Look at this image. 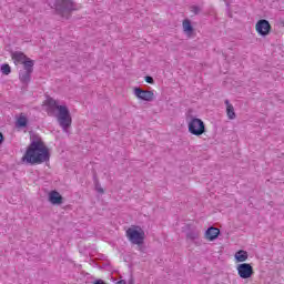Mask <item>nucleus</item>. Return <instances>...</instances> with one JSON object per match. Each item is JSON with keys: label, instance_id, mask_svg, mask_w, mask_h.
Segmentation results:
<instances>
[{"label": "nucleus", "instance_id": "1a4fd4ad", "mask_svg": "<svg viewBox=\"0 0 284 284\" xmlns=\"http://www.w3.org/2000/svg\"><path fill=\"white\" fill-rule=\"evenodd\" d=\"M49 202L51 205H62L63 204V196L59 191H51L49 193Z\"/></svg>", "mask_w": 284, "mask_h": 284}, {"label": "nucleus", "instance_id": "c85d7f7f", "mask_svg": "<svg viewBox=\"0 0 284 284\" xmlns=\"http://www.w3.org/2000/svg\"><path fill=\"white\" fill-rule=\"evenodd\" d=\"M224 1H225L226 6H230V1L229 0H224Z\"/></svg>", "mask_w": 284, "mask_h": 284}, {"label": "nucleus", "instance_id": "7ed1b4c3", "mask_svg": "<svg viewBox=\"0 0 284 284\" xmlns=\"http://www.w3.org/2000/svg\"><path fill=\"white\" fill-rule=\"evenodd\" d=\"M48 6L62 19H70L72 12L77 10L74 0H48Z\"/></svg>", "mask_w": 284, "mask_h": 284}, {"label": "nucleus", "instance_id": "a211bd4d", "mask_svg": "<svg viewBox=\"0 0 284 284\" xmlns=\"http://www.w3.org/2000/svg\"><path fill=\"white\" fill-rule=\"evenodd\" d=\"M204 239H206V241H214V226H210L205 231Z\"/></svg>", "mask_w": 284, "mask_h": 284}, {"label": "nucleus", "instance_id": "f257e3e1", "mask_svg": "<svg viewBox=\"0 0 284 284\" xmlns=\"http://www.w3.org/2000/svg\"><path fill=\"white\" fill-rule=\"evenodd\" d=\"M22 161L30 163L31 165H39L50 161V149L45 146L41 139L31 141Z\"/></svg>", "mask_w": 284, "mask_h": 284}, {"label": "nucleus", "instance_id": "b1692460", "mask_svg": "<svg viewBox=\"0 0 284 284\" xmlns=\"http://www.w3.org/2000/svg\"><path fill=\"white\" fill-rule=\"evenodd\" d=\"M95 190H97V192H99V194H103V187H101L99 184H97V186H95Z\"/></svg>", "mask_w": 284, "mask_h": 284}, {"label": "nucleus", "instance_id": "ddd939ff", "mask_svg": "<svg viewBox=\"0 0 284 284\" xmlns=\"http://www.w3.org/2000/svg\"><path fill=\"white\" fill-rule=\"evenodd\" d=\"M23 64V71L24 72H34V61L30 58H27L24 61H22Z\"/></svg>", "mask_w": 284, "mask_h": 284}, {"label": "nucleus", "instance_id": "cd10ccee", "mask_svg": "<svg viewBox=\"0 0 284 284\" xmlns=\"http://www.w3.org/2000/svg\"><path fill=\"white\" fill-rule=\"evenodd\" d=\"M0 143H3V133L0 132Z\"/></svg>", "mask_w": 284, "mask_h": 284}, {"label": "nucleus", "instance_id": "9d476101", "mask_svg": "<svg viewBox=\"0 0 284 284\" xmlns=\"http://www.w3.org/2000/svg\"><path fill=\"white\" fill-rule=\"evenodd\" d=\"M225 105H226V115L230 121H234L236 119V112L234 111V105L230 103V100H225Z\"/></svg>", "mask_w": 284, "mask_h": 284}, {"label": "nucleus", "instance_id": "4468645a", "mask_svg": "<svg viewBox=\"0 0 284 284\" xmlns=\"http://www.w3.org/2000/svg\"><path fill=\"white\" fill-rule=\"evenodd\" d=\"M23 64V71L24 72H34V61L30 58H27L24 61H22Z\"/></svg>", "mask_w": 284, "mask_h": 284}, {"label": "nucleus", "instance_id": "5701e85b", "mask_svg": "<svg viewBox=\"0 0 284 284\" xmlns=\"http://www.w3.org/2000/svg\"><path fill=\"white\" fill-rule=\"evenodd\" d=\"M145 81H146V83H154V78H152V77H150V75H146L145 77Z\"/></svg>", "mask_w": 284, "mask_h": 284}, {"label": "nucleus", "instance_id": "423d86ee", "mask_svg": "<svg viewBox=\"0 0 284 284\" xmlns=\"http://www.w3.org/2000/svg\"><path fill=\"white\" fill-rule=\"evenodd\" d=\"M240 278H252L254 276V267L250 263H242L236 266Z\"/></svg>", "mask_w": 284, "mask_h": 284}, {"label": "nucleus", "instance_id": "393cba45", "mask_svg": "<svg viewBox=\"0 0 284 284\" xmlns=\"http://www.w3.org/2000/svg\"><path fill=\"white\" fill-rule=\"evenodd\" d=\"M93 284H105V282L103 280H97Z\"/></svg>", "mask_w": 284, "mask_h": 284}, {"label": "nucleus", "instance_id": "4be33fe9", "mask_svg": "<svg viewBox=\"0 0 284 284\" xmlns=\"http://www.w3.org/2000/svg\"><path fill=\"white\" fill-rule=\"evenodd\" d=\"M221 236V230L219 227H214V240L216 241Z\"/></svg>", "mask_w": 284, "mask_h": 284}, {"label": "nucleus", "instance_id": "412c9836", "mask_svg": "<svg viewBox=\"0 0 284 284\" xmlns=\"http://www.w3.org/2000/svg\"><path fill=\"white\" fill-rule=\"evenodd\" d=\"M191 12H193V14H200L201 7H196V6L191 7Z\"/></svg>", "mask_w": 284, "mask_h": 284}, {"label": "nucleus", "instance_id": "2eb2a0df", "mask_svg": "<svg viewBox=\"0 0 284 284\" xmlns=\"http://www.w3.org/2000/svg\"><path fill=\"white\" fill-rule=\"evenodd\" d=\"M31 77H32V73L29 71H20L19 72V79H20L21 83H23L24 85H28V83H30Z\"/></svg>", "mask_w": 284, "mask_h": 284}, {"label": "nucleus", "instance_id": "39448f33", "mask_svg": "<svg viewBox=\"0 0 284 284\" xmlns=\"http://www.w3.org/2000/svg\"><path fill=\"white\" fill-rule=\"evenodd\" d=\"M187 119H190L187 122L190 134H193V136H201L205 134V123L203 120L192 115H189Z\"/></svg>", "mask_w": 284, "mask_h": 284}, {"label": "nucleus", "instance_id": "a878e982", "mask_svg": "<svg viewBox=\"0 0 284 284\" xmlns=\"http://www.w3.org/2000/svg\"><path fill=\"white\" fill-rule=\"evenodd\" d=\"M128 284H134V277L131 276L128 281Z\"/></svg>", "mask_w": 284, "mask_h": 284}, {"label": "nucleus", "instance_id": "9b49d317", "mask_svg": "<svg viewBox=\"0 0 284 284\" xmlns=\"http://www.w3.org/2000/svg\"><path fill=\"white\" fill-rule=\"evenodd\" d=\"M234 258L237 263H245L250 258V254H247V251L240 250L235 253Z\"/></svg>", "mask_w": 284, "mask_h": 284}, {"label": "nucleus", "instance_id": "6e6552de", "mask_svg": "<svg viewBox=\"0 0 284 284\" xmlns=\"http://www.w3.org/2000/svg\"><path fill=\"white\" fill-rule=\"evenodd\" d=\"M134 95L136 99H140V101H154V92L153 91H148L143 90L141 88H135L134 89Z\"/></svg>", "mask_w": 284, "mask_h": 284}, {"label": "nucleus", "instance_id": "bb28decb", "mask_svg": "<svg viewBox=\"0 0 284 284\" xmlns=\"http://www.w3.org/2000/svg\"><path fill=\"white\" fill-rule=\"evenodd\" d=\"M128 282H125V280H120L116 282V284H126Z\"/></svg>", "mask_w": 284, "mask_h": 284}, {"label": "nucleus", "instance_id": "aec40b11", "mask_svg": "<svg viewBox=\"0 0 284 284\" xmlns=\"http://www.w3.org/2000/svg\"><path fill=\"white\" fill-rule=\"evenodd\" d=\"M1 72H2V74H6V75H8V74H10V72H12V69L10 68V64H2L1 65Z\"/></svg>", "mask_w": 284, "mask_h": 284}, {"label": "nucleus", "instance_id": "6ab92c4d", "mask_svg": "<svg viewBox=\"0 0 284 284\" xmlns=\"http://www.w3.org/2000/svg\"><path fill=\"white\" fill-rule=\"evenodd\" d=\"M18 128H26L28 125V119L26 116H20L17 121Z\"/></svg>", "mask_w": 284, "mask_h": 284}, {"label": "nucleus", "instance_id": "f8f14e48", "mask_svg": "<svg viewBox=\"0 0 284 284\" xmlns=\"http://www.w3.org/2000/svg\"><path fill=\"white\" fill-rule=\"evenodd\" d=\"M182 28L187 37H192V34H194V27H192V21H190L189 19H185L183 21Z\"/></svg>", "mask_w": 284, "mask_h": 284}, {"label": "nucleus", "instance_id": "f3484780", "mask_svg": "<svg viewBox=\"0 0 284 284\" xmlns=\"http://www.w3.org/2000/svg\"><path fill=\"white\" fill-rule=\"evenodd\" d=\"M199 236H201V231L199 230H192L186 233V239H189V241H199Z\"/></svg>", "mask_w": 284, "mask_h": 284}, {"label": "nucleus", "instance_id": "20e7f679", "mask_svg": "<svg viewBox=\"0 0 284 284\" xmlns=\"http://www.w3.org/2000/svg\"><path fill=\"white\" fill-rule=\"evenodd\" d=\"M126 239L132 245H143L145 241V231L139 225H133L126 230Z\"/></svg>", "mask_w": 284, "mask_h": 284}, {"label": "nucleus", "instance_id": "0eeeda50", "mask_svg": "<svg viewBox=\"0 0 284 284\" xmlns=\"http://www.w3.org/2000/svg\"><path fill=\"white\" fill-rule=\"evenodd\" d=\"M255 29L261 37H267L272 30V26L270 24V21L262 19L257 21Z\"/></svg>", "mask_w": 284, "mask_h": 284}, {"label": "nucleus", "instance_id": "dca6fc26", "mask_svg": "<svg viewBox=\"0 0 284 284\" xmlns=\"http://www.w3.org/2000/svg\"><path fill=\"white\" fill-rule=\"evenodd\" d=\"M12 59H13L14 63H23V61H26L28 59V57L26 54H23L22 52H14L12 54Z\"/></svg>", "mask_w": 284, "mask_h": 284}, {"label": "nucleus", "instance_id": "f03ea898", "mask_svg": "<svg viewBox=\"0 0 284 284\" xmlns=\"http://www.w3.org/2000/svg\"><path fill=\"white\" fill-rule=\"evenodd\" d=\"M57 119L60 128H62L63 132H68V129L72 126V115L70 114V109L65 105L59 104V101L49 98L47 100V113L49 116H54V112H57Z\"/></svg>", "mask_w": 284, "mask_h": 284}]
</instances>
